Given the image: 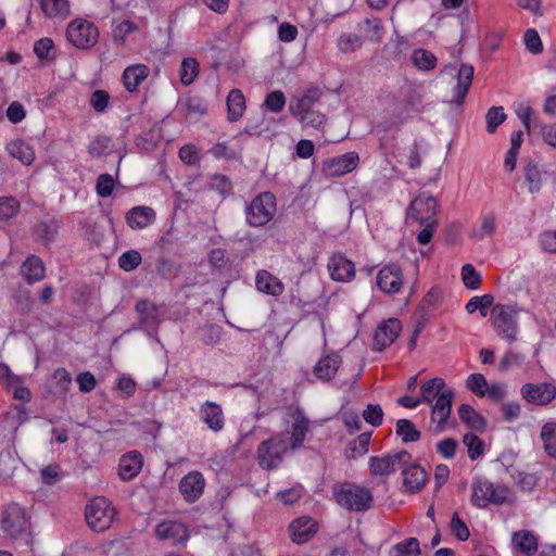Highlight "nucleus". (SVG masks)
<instances>
[{
  "label": "nucleus",
  "instance_id": "1",
  "mask_svg": "<svg viewBox=\"0 0 556 556\" xmlns=\"http://www.w3.org/2000/svg\"><path fill=\"white\" fill-rule=\"evenodd\" d=\"M307 421L308 419H294L291 433L287 432L263 442L257 451L260 466L264 469L276 468L288 448L299 447L305 438Z\"/></svg>",
  "mask_w": 556,
  "mask_h": 556
},
{
  "label": "nucleus",
  "instance_id": "2",
  "mask_svg": "<svg viewBox=\"0 0 556 556\" xmlns=\"http://www.w3.org/2000/svg\"><path fill=\"white\" fill-rule=\"evenodd\" d=\"M455 392L446 387L444 379L435 377L420 386L421 403L430 405L432 417H450Z\"/></svg>",
  "mask_w": 556,
  "mask_h": 556
},
{
  "label": "nucleus",
  "instance_id": "3",
  "mask_svg": "<svg viewBox=\"0 0 556 556\" xmlns=\"http://www.w3.org/2000/svg\"><path fill=\"white\" fill-rule=\"evenodd\" d=\"M510 501L511 493L507 486L493 484L482 477L472 479L470 502L475 507L486 508L490 504L502 505Z\"/></svg>",
  "mask_w": 556,
  "mask_h": 556
},
{
  "label": "nucleus",
  "instance_id": "4",
  "mask_svg": "<svg viewBox=\"0 0 556 556\" xmlns=\"http://www.w3.org/2000/svg\"><path fill=\"white\" fill-rule=\"evenodd\" d=\"M332 496L338 505L354 511L366 510L372 503L369 489L349 482L334 484Z\"/></svg>",
  "mask_w": 556,
  "mask_h": 556
},
{
  "label": "nucleus",
  "instance_id": "5",
  "mask_svg": "<svg viewBox=\"0 0 556 556\" xmlns=\"http://www.w3.org/2000/svg\"><path fill=\"white\" fill-rule=\"evenodd\" d=\"M518 312L515 306L506 304H495L490 314L492 326L496 333L504 340L513 343L517 340L519 326H518Z\"/></svg>",
  "mask_w": 556,
  "mask_h": 556
},
{
  "label": "nucleus",
  "instance_id": "6",
  "mask_svg": "<svg viewBox=\"0 0 556 556\" xmlns=\"http://www.w3.org/2000/svg\"><path fill=\"white\" fill-rule=\"evenodd\" d=\"M276 210L277 203L274 193L262 192L245 206V222L251 227H263L273 219Z\"/></svg>",
  "mask_w": 556,
  "mask_h": 556
},
{
  "label": "nucleus",
  "instance_id": "7",
  "mask_svg": "<svg viewBox=\"0 0 556 556\" xmlns=\"http://www.w3.org/2000/svg\"><path fill=\"white\" fill-rule=\"evenodd\" d=\"M115 515V508L112 506L111 502L103 496L92 498L86 506L85 516L87 523L97 532L109 529Z\"/></svg>",
  "mask_w": 556,
  "mask_h": 556
},
{
  "label": "nucleus",
  "instance_id": "8",
  "mask_svg": "<svg viewBox=\"0 0 556 556\" xmlns=\"http://www.w3.org/2000/svg\"><path fill=\"white\" fill-rule=\"evenodd\" d=\"M66 38L74 47L86 50L98 42L99 30L91 22L77 18L67 25Z\"/></svg>",
  "mask_w": 556,
  "mask_h": 556
},
{
  "label": "nucleus",
  "instance_id": "9",
  "mask_svg": "<svg viewBox=\"0 0 556 556\" xmlns=\"http://www.w3.org/2000/svg\"><path fill=\"white\" fill-rule=\"evenodd\" d=\"M28 519L26 511L17 504H12L3 511L1 527L11 538L26 533Z\"/></svg>",
  "mask_w": 556,
  "mask_h": 556
},
{
  "label": "nucleus",
  "instance_id": "10",
  "mask_svg": "<svg viewBox=\"0 0 556 556\" xmlns=\"http://www.w3.org/2000/svg\"><path fill=\"white\" fill-rule=\"evenodd\" d=\"M410 462V454L399 451L384 457H371L369 467L374 475H389L404 468Z\"/></svg>",
  "mask_w": 556,
  "mask_h": 556
},
{
  "label": "nucleus",
  "instance_id": "11",
  "mask_svg": "<svg viewBox=\"0 0 556 556\" xmlns=\"http://www.w3.org/2000/svg\"><path fill=\"white\" fill-rule=\"evenodd\" d=\"M437 200L431 194L422 192L410 202L409 216L420 225L437 222Z\"/></svg>",
  "mask_w": 556,
  "mask_h": 556
},
{
  "label": "nucleus",
  "instance_id": "12",
  "mask_svg": "<svg viewBox=\"0 0 556 556\" xmlns=\"http://www.w3.org/2000/svg\"><path fill=\"white\" fill-rule=\"evenodd\" d=\"M327 268L332 280L350 282L355 277V265L342 253H334L329 257Z\"/></svg>",
  "mask_w": 556,
  "mask_h": 556
},
{
  "label": "nucleus",
  "instance_id": "13",
  "mask_svg": "<svg viewBox=\"0 0 556 556\" xmlns=\"http://www.w3.org/2000/svg\"><path fill=\"white\" fill-rule=\"evenodd\" d=\"M205 479L200 471L193 470L185 475L179 482V492L185 501L197 502L203 494Z\"/></svg>",
  "mask_w": 556,
  "mask_h": 556
},
{
  "label": "nucleus",
  "instance_id": "14",
  "mask_svg": "<svg viewBox=\"0 0 556 556\" xmlns=\"http://www.w3.org/2000/svg\"><path fill=\"white\" fill-rule=\"evenodd\" d=\"M401 329V323L396 318H390L381 323L375 332L374 350L382 351L391 345L399 337Z\"/></svg>",
  "mask_w": 556,
  "mask_h": 556
},
{
  "label": "nucleus",
  "instance_id": "15",
  "mask_svg": "<svg viewBox=\"0 0 556 556\" xmlns=\"http://www.w3.org/2000/svg\"><path fill=\"white\" fill-rule=\"evenodd\" d=\"M377 285L384 293H397L403 285L401 268L395 264L384 266L377 275Z\"/></svg>",
  "mask_w": 556,
  "mask_h": 556
},
{
  "label": "nucleus",
  "instance_id": "16",
  "mask_svg": "<svg viewBox=\"0 0 556 556\" xmlns=\"http://www.w3.org/2000/svg\"><path fill=\"white\" fill-rule=\"evenodd\" d=\"M523 399L534 405H546L556 396V389L548 383H527L521 389Z\"/></svg>",
  "mask_w": 556,
  "mask_h": 556
},
{
  "label": "nucleus",
  "instance_id": "17",
  "mask_svg": "<svg viewBox=\"0 0 556 556\" xmlns=\"http://www.w3.org/2000/svg\"><path fill=\"white\" fill-rule=\"evenodd\" d=\"M135 309L138 314V326L135 329H142L146 331L155 330L160 324V314L157 306L148 301L142 300L137 302Z\"/></svg>",
  "mask_w": 556,
  "mask_h": 556
},
{
  "label": "nucleus",
  "instance_id": "18",
  "mask_svg": "<svg viewBox=\"0 0 556 556\" xmlns=\"http://www.w3.org/2000/svg\"><path fill=\"white\" fill-rule=\"evenodd\" d=\"M358 160L357 153L348 152L343 155L327 160L324 164V169L329 176L340 177L352 172L357 166Z\"/></svg>",
  "mask_w": 556,
  "mask_h": 556
},
{
  "label": "nucleus",
  "instance_id": "19",
  "mask_svg": "<svg viewBox=\"0 0 556 556\" xmlns=\"http://www.w3.org/2000/svg\"><path fill=\"white\" fill-rule=\"evenodd\" d=\"M289 532L292 542L303 544L309 541L317 532V523L312 518L303 516L289 525Z\"/></svg>",
  "mask_w": 556,
  "mask_h": 556
},
{
  "label": "nucleus",
  "instance_id": "20",
  "mask_svg": "<svg viewBox=\"0 0 556 556\" xmlns=\"http://www.w3.org/2000/svg\"><path fill=\"white\" fill-rule=\"evenodd\" d=\"M142 465V455L138 451H130L119 458L118 477L123 481H130L139 475Z\"/></svg>",
  "mask_w": 556,
  "mask_h": 556
},
{
  "label": "nucleus",
  "instance_id": "21",
  "mask_svg": "<svg viewBox=\"0 0 556 556\" xmlns=\"http://www.w3.org/2000/svg\"><path fill=\"white\" fill-rule=\"evenodd\" d=\"M155 533L160 540L167 541L170 544L185 542L189 538L187 527L176 521L160 523L155 529Z\"/></svg>",
  "mask_w": 556,
  "mask_h": 556
},
{
  "label": "nucleus",
  "instance_id": "22",
  "mask_svg": "<svg viewBox=\"0 0 556 556\" xmlns=\"http://www.w3.org/2000/svg\"><path fill=\"white\" fill-rule=\"evenodd\" d=\"M473 66L467 63L460 65L457 74V84L454 88L452 103L462 104L469 91L473 78Z\"/></svg>",
  "mask_w": 556,
  "mask_h": 556
},
{
  "label": "nucleus",
  "instance_id": "23",
  "mask_svg": "<svg viewBox=\"0 0 556 556\" xmlns=\"http://www.w3.org/2000/svg\"><path fill=\"white\" fill-rule=\"evenodd\" d=\"M256 289L260 292L271 296H279L283 293V283L267 270H258L255 278Z\"/></svg>",
  "mask_w": 556,
  "mask_h": 556
},
{
  "label": "nucleus",
  "instance_id": "24",
  "mask_svg": "<svg viewBox=\"0 0 556 556\" xmlns=\"http://www.w3.org/2000/svg\"><path fill=\"white\" fill-rule=\"evenodd\" d=\"M155 220V212L148 206L132 207L126 214V222L131 229H143L152 225Z\"/></svg>",
  "mask_w": 556,
  "mask_h": 556
},
{
  "label": "nucleus",
  "instance_id": "25",
  "mask_svg": "<svg viewBox=\"0 0 556 556\" xmlns=\"http://www.w3.org/2000/svg\"><path fill=\"white\" fill-rule=\"evenodd\" d=\"M342 363V358L337 353L328 354L321 357L314 367V374L318 379L331 380Z\"/></svg>",
  "mask_w": 556,
  "mask_h": 556
},
{
  "label": "nucleus",
  "instance_id": "26",
  "mask_svg": "<svg viewBox=\"0 0 556 556\" xmlns=\"http://www.w3.org/2000/svg\"><path fill=\"white\" fill-rule=\"evenodd\" d=\"M21 275L29 285L41 281L46 276V267L41 258L29 255L21 266Z\"/></svg>",
  "mask_w": 556,
  "mask_h": 556
},
{
  "label": "nucleus",
  "instance_id": "27",
  "mask_svg": "<svg viewBox=\"0 0 556 556\" xmlns=\"http://www.w3.org/2000/svg\"><path fill=\"white\" fill-rule=\"evenodd\" d=\"M323 91L318 87H309L301 98L290 101L289 111L291 114H302L312 110V106L320 99Z\"/></svg>",
  "mask_w": 556,
  "mask_h": 556
},
{
  "label": "nucleus",
  "instance_id": "28",
  "mask_svg": "<svg viewBox=\"0 0 556 556\" xmlns=\"http://www.w3.org/2000/svg\"><path fill=\"white\" fill-rule=\"evenodd\" d=\"M227 118L230 123L242 118L247 105L245 98L240 89H231L227 96Z\"/></svg>",
  "mask_w": 556,
  "mask_h": 556
},
{
  "label": "nucleus",
  "instance_id": "29",
  "mask_svg": "<svg viewBox=\"0 0 556 556\" xmlns=\"http://www.w3.org/2000/svg\"><path fill=\"white\" fill-rule=\"evenodd\" d=\"M358 376H359L358 374L354 375L352 377L351 381L349 383H346V386H348L346 394L343 396V403H342L340 412H339L341 417H350V418L358 417V415L361 413L359 408H355L353 405L350 406L353 399L357 397L361 394V390L356 386ZM343 386H345V383H342L341 388Z\"/></svg>",
  "mask_w": 556,
  "mask_h": 556
},
{
  "label": "nucleus",
  "instance_id": "30",
  "mask_svg": "<svg viewBox=\"0 0 556 556\" xmlns=\"http://www.w3.org/2000/svg\"><path fill=\"white\" fill-rule=\"evenodd\" d=\"M149 68L144 64L127 66L123 73V83L127 91H136L139 85L148 77Z\"/></svg>",
  "mask_w": 556,
  "mask_h": 556
},
{
  "label": "nucleus",
  "instance_id": "31",
  "mask_svg": "<svg viewBox=\"0 0 556 556\" xmlns=\"http://www.w3.org/2000/svg\"><path fill=\"white\" fill-rule=\"evenodd\" d=\"M404 485L410 492L420 491L427 481V473L425 469L416 464L403 469Z\"/></svg>",
  "mask_w": 556,
  "mask_h": 556
},
{
  "label": "nucleus",
  "instance_id": "32",
  "mask_svg": "<svg viewBox=\"0 0 556 556\" xmlns=\"http://www.w3.org/2000/svg\"><path fill=\"white\" fill-rule=\"evenodd\" d=\"M513 545L518 552L531 556L538 551L536 538L527 530H520L513 535Z\"/></svg>",
  "mask_w": 556,
  "mask_h": 556
},
{
  "label": "nucleus",
  "instance_id": "33",
  "mask_svg": "<svg viewBox=\"0 0 556 556\" xmlns=\"http://www.w3.org/2000/svg\"><path fill=\"white\" fill-rule=\"evenodd\" d=\"M59 225L54 219L39 222L33 229V236L36 241L43 245L52 242L56 236Z\"/></svg>",
  "mask_w": 556,
  "mask_h": 556
},
{
  "label": "nucleus",
  "instance_id": "34",
  "mask_svg": "<svg viewBox=\"0 0 556 556\" xmlns=\"http://www.w3.org/2000/svg\"><path fill=\"white\" fill-rule=\"evenodd\" d=\"M8 153L20 160L24 165H30L35 160L33 148L23 140H13L7 146Z\"/></svg>",
  "mask_w": 556,
  "mask_h": 556
},
{
  "label": "nucleus",
  "instance_id": "35",
  "mask_svg": "<svg viewBox=\"0 0 556 556\" xmlns=\"http://www.w3.org/2000/svg\"><path fill=\"white\" fill-rule=\"evenodd\" d=\"M72 384V377L65 368H58L54 370L51 381L50 389L54 395L64 396Z\"/></svg>",
  "mask_w": 556,
  "mask_h": 556
},
{
  "label": "nucleus",
  "instance_id": "36",
  "mask_svg": "<svg viewBox=\"0 0 556 556\" xmlns=\"http://www.w3.org/2000/svg\"><path fill=\"white\" fill-rule=\"evenodd\" d=\"M420 554L419 542L416 538H408L393 545L388 556H418Z\"/></svg>",
  "mask_w": 556,
  "mask_h": 556
},
{
  "label": "nucleus",
  "instance_id": "37",
  "mask_svg": "<svg viewBox=\"0 0 556 556\" xmlns=\"http://www.w3.org/2000/svg\"><path fill=\"white\" fill-rule=\"evenodd\" d=\"M545 452L553 458H556V421L546 422L541 431Z\"/></svg>",
  "mask_w": 556,
  "mask_h": 556
},
{
  "label": "nucleus",
  "instance_id": "38",
  "mask_svg": "<svg viewBox=\"0 0 556 556\" xmlns=\"http://www.w3.org/2000/svg\"><path fill=\"white\" fill-rule=\"evenodd\" d=\"M20 211V203L13 197L0 198V227L14 218Z\"/></svg>",
  "mask_w": 556,
  "mask_h": 556
},
{
  "label": "nucleus",
  "instance_id": "39",
  "mask_svg": "<svg viewBox=\"0 0 556 556\" xmlns=\"http://www.w3.org/2000/svg\"><path fill=\"white\" fill-rule=\"evenodd\" d=\"M396 434L403 443L416 442L420 438V432L409 419H397Z\"/></svg>",
  "mask_w": 556,
  "mask_h": 556
},
{
  "label": "nucleus",
  "instance_id": "40",
  "mask_svg": "<svg viewBox=\"0 0 556 556\" xmlns=\"http://www.w3.org/2000/svg\"><path fill=\"white\" fill-rule=\"evenodd\" d=\"M200 65L195 59L186 58L180 65V81L185 86L191 85L199 75Z\"/></svg>",
  "mask_w": 556,
  "mask_h": 556
},
{
  "label": "nucleus",
  "instance_id": "41",
  "mask_svg": "<svg viewBox=\"0 0 556 556\" xmlns=\"http://www.w3.org/2000/svg\"><path fill=\"white\" fill-rule=\"evenodd\" d=\"M40 7L48 17L66 15L70 13V4L67 0H41Z\"/></svg>",
  "mask_w": 556,
  "mask_h": 556
},
{
  "label": "nucleus",
  "instance_id": "42",
  "mask_svg": "<svg viewBox=\"0 0 556 556\" xmlns=\"http://www.w3.org/2000/svg\"><path fill=\"white\" fill-rule=\"evenodd\" d=\"M413 63L419 70L429 71L435 67L437 58L435 55L425 49H416L412 55Z\"/></svg>",
  "mask_w": 556,
  "mask_h": 556
},
{
  "label": "nucleus",
  "instance_id": "43",
  "mask_svg": "<svg viewBox=\"0 0 556 556\" xmlns=\"http://www.w3.org/2000/svg\"><path fill=\"white\" fill-rule=\"evenodd\" d=\"M293 116L299 118V122L304 127H312L316 129H320L326 124V116L318 111L308 110L302 114H292Z\"/></svg>",
  "mask_w": 556,
  "mask_h": 556
},
{
  "label": "nucleus",
  "instance_id": "44",
  "mask_svg": "<svg viewBox=\"0 0 556 556\" xmlns=\"http://www.w3.org/2000/svg\"><path fill=\"white\" fill-rule=\"evenodd\" d=\"M372 431L368 430L358 435L357 439L350 443L349 457H357L365 455L369 450V442Z\"/></svg>",
  "mask_w": 556,
  "mask_h": 556
},
{
  "label": "nucleus",
  "instance_id": "45",
  "mask_svg": "<svg viewBox=\"0 0 556 556\" xmlns=\"http://www.w3.org/2000/svg\"><path fill=\"white\" fill-rule=\"evenodd\" d=\"M464 444L467 446L468 456L471 460H476L484 453V443L476 434L468 432L464 435Z\"/></svg>",
  "mask_w": 556,
  "mask_h": 556
},
{
  "label": "nucleus",
  "instance_id": "46",
  "mask_svg": "<svg viewBox=\"0 0 556 556\" xmlns=\"http://www.w3.org/2000/svg\"><path fill=\"white\" fill-rule=\"evenodd\" d=\"M507 115L504 112L503 106H492L485 114L486 130L493 134L497 127L505 122Z\"/></svg>",
  "mask_w": 556,
  "mask_h": 556
},
{
  "label": "nucleus",
  "instance_id": "47",
  "mask_svg": "<svg viewBox=\"0 0 556 556\" xmlns=\"http://www.w3.org/2000/svg\"><path fill=\"white\" fill-rule=\"evenodd\" d=\"M138 30L137 24L131 21H123L113 29V41L117 46H123L126 42V37L129 34Z\"/></svg>",
  "mask_w": 556,
  "mask_h": 556
},
{
  "label": "nucleus",
  "instance_id": "48",
  "mask_svg": "<svg viewBox=\"0 0 556 556\" xmlns=\"http://www.w3.org/2000/svg\"><path fill=\"white\" fill-rule=\"evenodd\" d=\"M466 388L478 396H484L488 391V381L481 374H471L466 379Z\"/></svg>",
  "mask_w": 556,
  "mask_h": 556
},
{
  "label": "nucleus",
  "instance_id": "49",
  "mask_svg": "<svg viewBox=\"0 0 556 556\" xmlns=\"http://www.w3.org/2000/svg\"><path fill=\"white\" fill-rule=\"evenodd\" d=\"M142 261L141 254L136 250L124 252L118 257V265L125 271H131L137 268Z\"/></svg>",
  "mask_w": 556,
  "mask_h": 556
},
{
  "label": "nucleus",
  "instance_id": "50",
  "mask_svg": "<svg viewBox=\"0 0 556 556\" xmlns=\"http://www.w3.org/2000/svg\"><path fill=\"white\" fill-rule=\"evenodd\" d=\"M462 279L466 288L475 290L481 285V276L471 264H465L462 268Z\"/></svg>",
  "mask_w": 556,
  "mask_h": 556
},
{
  "label": "nucleus",
  "instance_id": "51",
  "mask_svg": "<svg viewBox=\"0 0 556 556\" xmlns=\"http://www.w3.org/2000/svg\"><path fill=\"white\" fill-rule=\"evenodd\" d=\"M525 179L529 185L531 193H535L541 189V173L535 164L529 163L525 167Z\"/></svg>",
  "mask_w": 556,
  "mask_h": 556
},
{
  "label": "nucleus",
  "instance_id": "52",
  "mask_svg": "<svg viewBox=\"0 0 556 556\" xmlns=\"http://www.w3.org/2000/svg\"><path fill=\"white\" fill-rule=\"evenodd\" d=\"M450 530L452 534L459 541H467L470 536V531L467 525L460 519L457 513H454L450 522Z\"/></svg>",
  "mask_w": 556,
  "mask_h": 556
},
{
  "label": "nucleus",
  "instance_id": "53",
  "mask_svg": "<svg viewBox=\"0 0 556 556\" xmlns=\"http://www.w3.org/2000/svg\"><path fill=\"white\" fill-rule=\"evenodd\" d=\"M264 105L270 112H281L286 105V97L283 92L280 90L269 92L264 101Z\"/></svg>",
  "mask_w": 556,
  "mask_h": 556
},
{
  "label": "nucleus",
  "instance_id": "54",
  "mask_svg": "<svg viewBox=\"0 0 556 556\" xmlns=\"http://www.w3.org/2000/svg\"><path fill=\"white\" fill-rule=\"evenodd\" d=\"M156 271L165 279H173L179 273V266L168 258H160L156 264Z\"/></svg>",
  "mask_w": 556,
  "mask_h": 556
},
{
  "label": "nucleus",
  "instance_id": "55",
  "mask_svg": "<svg viewBox=\"0 0 556 556\" xmlns=\"http://www.w3.org/2000/svg\"><path fill=\"white\" fill-rule=\"evenodd\" d=\"M362 45V38L354 34L342 35L338 39V47L340 51L344 53L353 52L356 49L361 48Z\"/></svg>",
  "mask_w": 556,
  "mask_h": 556
},
{
  "label": "nucleus",
  "instance_id": "56",
  "mask_svg": "<svg viewBox=\"0 0 556 556\" xmlns=\"http://www.w3.org/2000/svg\"><path fill=\"white\" fill-rule=\"evenodd\" d=\"M41 482L47 485H52L60 481L62 471L59 465L52 464L43 467L40 470Z\"/></svg>",
  "mask_w": 556,
  "mask_h": 556
},
{
  "label": "nucleus",
  "instance_id": "57",
  "mask_svg": "<svg viewBox=\"0 0 556 556\" xmlns=\"http://www.w3.org/2000/svg\"><path fill=\"white\" fill-rule=\"evenodd\" d=\"M523 39H525V45L529 52H531L533 54H539L543 51L542 40L539 36V33L535 29H533V28L528 29L525 33Z\"/></svg>",
  "mask_w": 556,
  "mask_h": 556
},
{
  "label": "nucleus",
  "instance_id": "58",
  "mask_svg": "<svg viewBox=\"0 0 556 556\" xmlns=\"http://www.w3.org/2000/svg\"><path fill=\"white\" fill-rule=\"evenodd\" d=\"M114 179L110 174H101L97 179V193L101 198H108L114 189Z\"/></svg>",
  "mask_w": 556,
  "mask_h": 556
},
{
  "label": "nucleus",
  "instance_id": "59",
  "mask_svg": "<svg viewBox=\"0 0 556 556\" xmlns=\"http://www.w3.org/2000/svg\"><path fill=\"white\" fill-rule=\"evenodd\" d=\"M494 231L495 216L493 214H488L483 216L480 228L472 231V236L477 239H483L486 236L493 235Z\"/></svg>",
  "mask_w": 556,
  "mask_h": 556
},
{
  "label": "nucleus",
  "instance_id": "60",
  "mask_svg": "<svg viewBox=\"0 0 556 556\" xmlns=\"http://www.w3.org/2000/svg\"><path fill=\"white\" fill-rule=\"evenodd\" d=\"M109 101L110 94L101 89L93 91L90 97V105L98 113H102L106 110Z\"/></svg>",
  "mask_w": 556,
  "mask_h": 556
},
{
  "label": "nucleus",
  "instance_id": "61",
  "mask_svg": "<svg viewBox=\"0 0 556 556\" xmlns=\"http://www.w3.org/2000/svg\"><path fill=\"white\" fill-rule=\"evenodd\" d=\"M9 392L13 393L15 400L21 401L22 403L28 402L30 400V391L28 388L24 387L23 380L17 376V381L9 384L5 388Z\"/></svg>",
  "mask_w": 556,
  "mask_h": 556
},
{
  "label": "nucleus",
  "instance_id": "62",
  "mask_svg": "<svg viewBox=\"0 0 556 556\" xmlns=\"http://www.w3.org/2000/svg\"><path fill=\"white\" fill-rule=\"evenodd\" d=\"M201 340L206 345H213L220 339V328L214 325H206L200 329Z\"/></svg>",
  "mask_w": 556,
  "mask_h": 556
},
{
  "label": "nucleus",
  "instance_id": "63",
  "mask_svg": "<svg viewBox=\"0 0 556 556\" xmlns=\"http://www.w3.org/2000/svg\"><path fill=\"white\" fill-rule=\"evenodd\" d=\"M442 299V291L438 287H433L424 296L421 301L422 308L426 311H432L440 304Z\"/></svg>",
  "mask_w": 556,
  "mask_h": 556
},
{
  "label": "nucleus",
  "instance_id": "64",
  "mask_svg": "<svg viewBox=\"0 0 556 556\" xmlns=\"http://www.w3.org/2000/svg\"><path fill=\"white\" fill-rule=\"evenodd\" d=\"M53 48H54V43H53L52 39L45 37L35 42L34 53L40 60L49 59L50 52L53 50Z\"/></svg>",
  "mask_w": 556,
  "mask_h": 556
}]
</instances>
